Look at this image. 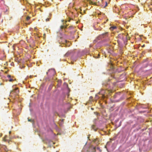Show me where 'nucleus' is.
Returning <instances> with one entry per match:
<instances>
[{"label": "nucleus", "mask_w": 152, "mask_h": 152, "mask_svg": "<svg viewBox=\"0 0 152 152\" xmlns=\"http://www.w3.org/2000/svg\"><path fill=\"white\" fill-rule=\"evenodd\" d=\"M112 92V91L111 90H108L106 91L103 90L100 92H99V93L102 94L103 98H104L105 97V94H104V93H105L106 94H107V93H111Z\"/></svg>", "instance_id": "1"}, {"label": "nucleus", "mask_w": 152, "mask_h": 152, "mask_svg": "<svg viewBox=\"0 0 152 152\" xmlns=\"http://www.w3.org/2000/svg\"><path fill=\"white\" fill-rule=\"evenodd\" d=\"M19 93V90L18 88H16L15 89L12 90L10 92V94L11 95H17Z\"/></svg>", "instance_id": "2"}, {"label": "nucleus", "mask_w": 152, "mask_h": 152, "mask_svg": "<svg viewBox=\"0 0 152 152\" xmlns=\"http://www.w3.org/2000/svg\"><path fill=\"white\" fill-rule=\"evenodd\" d=\"M118 36L119 37H120V38H122V39L126 38V35L124 34H119L118 35Z\"/></svg>", "instance_id": "3"}, {"label": "nucleus", "mask_w": 152, "mask_h": 152, "mask_svg": "<svg viewBox=\"0 0 152 152\" xmlns=\"http://www.w3.org/2000/svg\"><path fill=\"white\" fill-rule=\"evenodd\" d=\"M93 141L94 142V143H96V144H99V140L98 139H94V140H93Z\"/></svg>", "instance_id": "4"}, {"label": "nucleus", "mask_w": 152, "mask_h": 152, "mask_svg": "<svg viewBox=\"0 0 152 152\" xmlns=\"http://www.w3.org/2000/svg\"><path fill=\"white\" fill-rule=\"evenodd\" d=\"M2 148L4 149V150L6 151H8V149L5 145H3L2 146Z\"/></svg>", "instance_id": "5"}, {"label": "nucleus", "mask_w": 152, "mask_h": 152, "mask_svg": "<svg viewBox=\"0 0 152 152\" xmlns=\"http://www.w3.org/2000/svg\"><path fill=\"white\" fill-rule=\"evenodd\" d=\"M116 28V26H113L110 27V29L111 30H113L114 29Z\"/></svg>", "instance_id": "6"}, {"label": "nucleus", "mask_w": 152, "mask_h": 152, "mask_svg": "<svg viewBox=\"0 0 152 152\" xmlns=\"http://www.w3.org/2000/svg\"><path fill=\"white\" fill-rule=\"evenodd\" d=\"M66 28V26H60V28L61 29Z\"/></svg>", "instance_id": "7"}, {"label": "nucleus", "mask_w": 152, "mask_h": 152, "mask_svg": "<svg viewBox=\"0 0 152 152\" xmlns=\"http://www.w3.org/2000/svg\"><path fill=\"white\" fill-rule=\"evenodd\" d=\"M7 137V136H5L4 137L3 140L4 141H7V140L6 139Z\"/></svg>", "instance_id": "8"}, {"label": "nucleus", "mask_w": 152, "mask_h": 152, "mask_svg": "<svg viewBox=\"0 0 152 152\" xmlns=\"http://www.w3.org/2000/svg\"><path fill=\"white\" fill-rule=\"evenodd\" d=\"M53 72L54 73V70L53 69H49L48 70V72Z\"/></svg>", "instance_id": "9"}, {"label": "nucleus", "mask_w": 152, "mask_h": 152, "mask_svg": "<svg viewBox=\"0 0 152 152\" xmlns=\"http://www.w3.org/2000/svg\"><path fill=\"white\" fill-rule=\"evenodd\" d=\"M28 121L33 122V120L31 119H28Z\"/></svg>", "instance_id": "10"}, {"label": "nucleus", "mask_w": 152, "mask_h": 152, "mask_svg": "<svg viewBox=\"0 0 152 152\" xmlns=\"http://www.w3.org/2000/svg\"><path fill=\"white\" fill-rule=\"evenodd\" d=\"M30 17H29V16H28L26 17V20H28L30 19Z\"/></svg>", "instance_id": "11"}, {"label": "nucleus", "mask_w": 152, "mask_h": 152, "mask_svg": "<svg viewBox=\"0 0 152 152\" xmlns=\"http://www.w3.org/2000/svg\"><path fill=\"white\" fill-rule=\"evenodd\" d=\"M13 81V79H10L9 80V81L10 82H12V81Z\"/></svg>", "instance_id": "12"}, {"label": "nucleus", "mask_w": 152, "mask_h": 152, "mask_svg": "<svg viewBox=\"0 0 152 152\" xmlns=\"http://www.w3.org/2000/svg\"><path fill=\"white\" fill-rule=\"evenodd\" d=\"M7 77L8 78H10L11 77V76L10 75H8Z\"/></svg>", "instance_id": "13"}, {"label": "nucleus", "mask_w": 152, "mask_h": 152, "mask_svg": "<svg viewBox=\"0 0 152 152\" xmlns=\"http://www.w3.org/2000/svg\"><path fill=\"white\" fill-rule=\"evenodd\" d=\"M49 20V18H46V21H48Z\"/></svg>", "instance_id": "14"}, {"label": "nucleus", "mask_w": 152, "mask_h": 152, "mask_svg": "<svg viewBox=\"0 0 152 152\" xmlns=\"http://www.w3.org/2000/svg\"><path fill=\"white\" fill-rule=\"evenodd\" d=\"M91 4H96L95 3H94L93 2H91Z\"/></svg>", "instance_id": "15"}, {"label": "nucleus", "mask_w": 152, "mask_h": 152, "mask_svg": "<svg viewBox=\"0 0 152 152\" xmlns=\"http://www.w3.org/2000/svg\"><path fill=\"white\" fill-rule=\"evenodd\" d=\"M107 2H106V4H105V6H104V7H106V6H107Z\"/></svg>", "instance_id": "16"}, {"label": "nucleus", "mask_w": 152, "mask_h": 152, "mask_svg": "<svg viewBox=\"0 0 152 152\" xmlns=\"http://www.w3.org/2000/svg\"><path fill=\"white\" fill-rule=\"evenodd\" d=\"M95 148H96L95 147H94L93 148V150L94 151V152H95Z\"/></svg>", "instance_id": "17"}, {"label": "nucleus", "mask_w": 152, "mask_h": 152, "mask_svg": "<svg viewBox=\"0 0 152 152\" xmlns=\"http://www.w3.org/2000/svg\"><path fill=\"white\" fill-rule=\"evenodd\" d=\"M100 54H98V58H99V57H100Z\"/></svg>", "instance_id": "18"}, {"label": "nucleus", "mask_w": 152, "mask_h": 152, "mask_svg": "<svg viewBox=\"0 0 152 152\" xmlns=\"http://www.w3.org/2000/svg\"><path fill=\"white\" fill-rule=\"evenodd\" d=\"M97 148V149H98V150H99L100 151V148H99V147H97V148Z\"/></svg>", "instance_id": "19"}, {"label": "nucleus", "mask_w": 152, "mask_h": 152, "mask_svg": "<svg viewBox=\"0 0 152 152\" xmlns=\"http://www.w3.org/2000/svg\"><path fill=\"white\" fill-rule=\"evenodd\" d=\"M73 28V26H69V28Z\"/></svg>", "instance_id": "20"}, {"label": "nucleus", "mask_w": 152, "mask_h": 152, "mask_svg": "<svg viewBox=\"0 0 152 152\" xmlns=\"http://www.w3.org/2000/svg\"><path fill=\"white\" fill-rule=\"evenodd\" d=\"M11 133V131H10L9 132V134H10Z\"/></svg>", "instance_id": "21"}, {"label": "nucleus", "mask_w": 152, "mask_h": 152, "mask_svg": "<svg viewBox=\"0 0 152 152\" xmlns=\"http://www.w3.org/2000/svg\"><path fill=\"white\" fill-rule=\"evenodd\" d=\"M145 46L144 45H143L142 46V47H144Z\"/></svg>", "instance_id": "22"}, {"label": "nucleus", "mask_w": 152, "mask_h": 152, "mask_svg": "<svg viewBox=\"0 0 152 152\" xmlns=\"http://www.w3.org/2000/svg\"><path fill=\"white\" fill-rule=\"evenodd\" d=\"M64 121V119H62L61 120L62 121Z\"/></svg>", "instance_id": "23"}, {"label": "nucleus", "mask_w": 152, "mask_h": 152, "mask_svg": "<svg viewBox=\"0 0 152 152\" xmlns=\"http://www.w3.org/2000/svg\"><path fill=\"white\" fill-rule=\"evenodd\" d=\"M69 22H70V20H69Z\"/></svg>", "instance_id": "24"}]
</instances>
